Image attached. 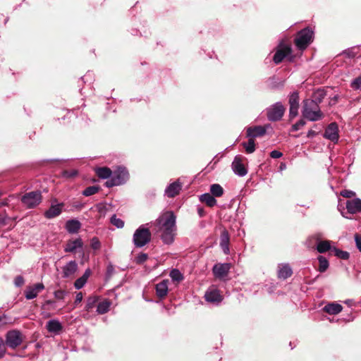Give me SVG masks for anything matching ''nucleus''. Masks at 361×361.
<instances>
[{"mask_svg": "<svg viewBox=\"0 0 361 361\" xmlns=\"http://www.w3.org/2000/svg\"><path fill=\"white\" fill-rule=\"evenodd\" d=\"M77 174V171L72 170L71 171H64L63 172V176L66 178H71L74 177Z\"/></svg>", "mask_w": 361, "mask_h": 361, "instance_id": "obj_54", "label": "nucleus"}, {"mask_svg": "<svg viewBox=\"0 0 361 361\" xmlns=\"http://www.w3.org/2000/svg\"><path fill=\"white\" fill-rule=\"evenodd\" d=\"M322 310L331 315H336L342 312L343 306L336 302H328L323 308Z\"/></svg>", "mask_w": 361, "mask_h": 361, "instance_id": "obj_18", "label": "nucleus"}, {"mask_svg": "<svg viewBox=\"0 0 361 361\" xmlns=\"http://www.w3.org/2000/svg\"><path fill=\"white\" fill-rule=\"evenodd\" d=\"M332 243L333 242L329 240H322L321 239V236L319 235V239L317 240L315 250L320 254H324L326 252H332L333 247H334L331 245Z\"/></svg>", "mask_w": 361, "mask_h": 361, "instance_id": "obj_13", "label": "nucleus"}, {"mask_svg": "<svg viewBox=\"0 0 361 361\" xmlns=\"http://www.w3.org/2000/svg\"><path fill=\"white\" fill-rule=\"evenodd\" d=\"M81 227L80 222L77 219H70L66 222L65 228L69 233H76Z\"/></svg>", "mask_w": 361, "mask_h": 361, "instance_id": "obj_25", "label": "nucleus"}, {"mask_svg": "<svg viewBox=\"0 0 361 361\" xmlns=\"http://www.w3.org/2000/svg\"><path fill=\"white\" fill-rule=\"evenodd\" d=\"M82 300V293H78L75 296V303H80Z\"/></svg>", "mask_w": 361, "mask_h": 361, "instance_id": "obj_58", "label": "nucleus"}, {"mask_svg": "<svg viewBox=\"0 0 361 361\" xmlns=\"http://www.w3.org/2000/svg\"><path fill=\"white\" fill-rule=\"evenodd\" d=\"M270 156L273 159H279L283 156V154L278 150H273L271 152Z\"/></svg>", "mask_w": 361, "mask_h": 361, "instance_id": "obj_55", "label": "nucleus"}, {"mask_svg": "<svg viewBox=\"0 0 361 361\" xmlns=\"http://www.w3.org/2000/svg\"><path fill=\"white\" fill-rule=\"evenodd\" d=\"M90 274H91V270L90 269H87L85 271L84 274L80 276V278L87 282Z\"/></svg>", "mask_w": 361, "mask_h": 361, "instance_id": "obj_57", "label": "nucleus"}, {"mask_svg": "<svg viewBox=\"0 0 361 361\" xmlns=\"http://www.w3.org/2000/svg\"><path fill=\"white\" fill-rule=\"evenodd\" d=\"M344 303L349 307L355 305V302L352 299H347L344 301Z\"/></svg>", "mask_w": 361, "mask_h": 361, "instance_id": "obj_60", "label": "nucleus"}, {"mask_svg": "<svg viewBox=\"0 0 361 361\" xmlns=\"http://www.w3.org/2000/svg\"><path fill=\"white\" fill-rule=\"evenodd\" d=\"M197 213L200 217H203L205 215V211L202 207H197Z\"/></svg>", "mask_w": 361, "mask_h": 361, "instance_id": "obj_59", "label": "nucleus"}, {"mask_svg": "<svg viewBox=\"0 0 361 361\" xmlns=\"http://www.w3.org/2000/svg\"><path fill=\"white\" fill-rule=\"evenodd\" d=\"M110 222L117 228H122L124 226V221L122 219L117 218L116 214L112 215L110 219Z\"/></svg>", "mask_w": 361, "mask_h": 361, "instance_id": "obj_38", "label": "nucleus"}, {"mask_svg": "<svg viewBox=\"0 0 361 361\" xmlns=\"http://www.w3.org/2000/svg\"><path fill=\"white\" fill-rule=\"evenodd\" d=\"M210 192L213 197H221L224 194V189L219 184H213L210 187Z\"/></svg>", "mask_w": 361, "mask_h": 361, "instance_id": "obj_33", "label": "nucleus"}, {"mask_svg": "<svg viewBox=\"0 0 361 361\" xmlns=\"http://www.w3.org/2000/svg\"><path fill=\"white\" fill-rule=\"evenodd\" d=\"M302 115L310 121L320 120L323 116L317 102L310 99L304 102Z\"/></svg>", "mask_w": 361, "mask_h": 361, "instance_id": "obj_2", "label": "nucleus"}, {"mask_svg": "<svg viewBox=\"0 0 361 361\" xmlns=\"http://www.w3.org/2000/svg\"><path fill=\"white\" fill-rule=\"evenodd\" d=\"M230 269V264H216L213 267L212 271L214 275L219 279L224 278L227 276Z\"/></svg>", "mask_w": 361, "mask_h": 361, "instance_id": "obj_15", "label": "nucleus"}, {"mask_svg": "<svg viewBox=\"0 0 361 361\" xmlns=\"http://www.w3.org/2000/svg\"><path fill=\"white\" fill-rule=\"evenodd\" d=\"M204 298L206 301L218 305L223 300L222 295L217 289H211L205 293Z\"/></svg>", "mask_w": 361, "mask_h": 361, "instance_id": "obj_14", "label": "nucleus"}, {"mask_svg": "<svg viewBox=\"0 0 361 361\" xmlns=\"http://www.w3.org/2000/svg\"><path fill=\"white\" fill-rule=\"evenodd\" d=\"M148 259V255L146 253L139 254L135 259V262L137 264H143Z\"/></svg>", "mask_w": 361, "mask_h": 361, "instance_id": "obj_45", "label": "nucleus"}, {"mask_svg": "<svg viewBox=\"0 0 361 361\" xmlns=\"http://www.w3.org/2000/svg\"><path fill=\"white\" fill-rule=\"evenodd\" d=\"M147 225L148 224H142L135 231L133 242L136 247H142L150 242L152 233Z\"/></svg>", "mask_w": 361, "mask_h": 361, "instance_id": "obj_3", "label": "nucleus"}, {"mask_svg": "<svg viewBox=\"0 0 361 361\" xmlns=\"http://www.w3.org/2000/svg\"><path fill=\"white\" fill-rule=\"evenodd\" d=\"M266 128L264 126H257L249 127L247 129V137L254 139L255 137L263 136L266 133Z\"/></svg>", "mask_w": 361, "mask_h": 361, "instance_id": "obj_19", "label": "nucleus"}, {"mask_svg": "<svg viewBox=\"0 0 361 361\" xmlns=\"http://www.w3.org/2000/svg\"><path fill=\"white\" fill-rule=\"evenodd\" d=\"M305 125V122L303 120H300L298 122L293 125L292 130L297 131Z\"/></svg>", "mask_w": 361, "mask_h": 361, "instance_id": "obj_51", "label": "nucleus"}, {"mask_svg": "<svg viewBox=\"0 0 361 361\" xmlns=\"http://www.w3.org/2000/svg\"><path fill=\"white\" fill-rule=\"evenodd\" d=\"M313 36V31L307 27L298 34L295 39V43L297 47L300 49H305L307 45L311 42Z\"/></svg>", "mask_w": 361, "mask_h": 361, "instance_id": "obj_6", "label": "nucleus"}, {"mask_svg": "<svg viewBox=\"0 0 361 361\" xmlns=\"http://www.w3.org/2000/svg\"><path fill=\"white\" fill-rule=\"evenodd\" d=\"M324 137L334 142H337L339 138L338 125L336 123H330L325 130Z\"/></svg>", "mask_w": 361, "mask_h": 361, "instance_id": "obj_11", "label": "nucleus"}, {"mask_svg": "<svg viewBox=\"0 0 361 361\" xmlns=\"http://www.w3.org/2000/svg\"><path fill=\"white\" fill-rule=\"evenodd\" d=\"M33 288L37 291V293H39L41 290H42L44 288V286L42 283H37L32 286Z\"/></svg>", "mask_w": 361, "mask_h": 361, "instance_id": "obj_56", "label": "nucleus"}, {"mask_svg": "<svg viewBox=\"0 0 361 361\" xmlns=\"http://www.w3.org/2000/svg\"><path fill=\"white\" fill-rule=\"evenodd\" d=\"M337 209L344 218L351 219L352 215L361 212V204H337Z\"/></svg>", "mask_w": 361, "mask_h": 361, "instance_id": "obj_8", "label": "nucleus"}, {"mask_svg": "<svg viewBox=\"0 0 361 361\" xmlns=\"http://www.w3.org/2000/svg\"><path fill=\"white\" fill-rule=\"evenodd\" d=\"M316 135H317V133L315 131H314L312 130H310L307 132V137L312 138V137H314Z\"/></svg>", "mask_w": 361, "mask_h": 361, "instance_id": "obj_61", "label": "nucleus"}, {"mask_svg": "<svg viewBox=\"0 0 361 361\" xmlns=\"http://www.w3.org/2000/svg\"><path fill=\"white\" fill-rule=\"evenodd\" d=\"M87 282L82 280L80 277L76 279L74 283V286L76 289L80 290L85 285Z\"/></svg>", "mask_w": 361, "mask_h": 361, "instance_id": "obj_49", "label": "nucleus"}, {"mask_svg": "<svg viewBox=\"0 0 361 361\" xmlns=\"http://www.w3.org/2000/svg\"><path fill=\"white\" fill-rule=\"evenodd\" d=\"M289 116L291 118L295 117L298 114L299 96L298 92H293L289 97Z\"/></svg>", "mask_w": 361, "mask_h": 361, "instance_id": "obj_12", "label": "nucleus"}, {"mask_svg": "<svg viewBox=\"0 0 361 361\" xmlns=\"http://www.w3.org/2000/svg\"><path fill=\"white\" fill-rule=\"evenodd\" d=\"M25 283V280L23 279V277L20 275L19 276H17L15 279H14V285L19 288V287H21Z\"/></svg>", "mask_w": 361, "mask_h": 361, "instance_id": "obj_48", "label": "nucleus"}, {"mask_svg": "<svg viewBox=\"0 0 361 361\" xmlns=\"http://www.w3.org/2000/svg\"><path fill=\"white\" fill-rule=\"evenodd\" d=\"M46 328L50 333L59 334L63 329V326L59 320L51 319L47 322Z\"/></svg>", "mask_w": 361, "mask_h": 361, "instance_id": "obj_24", "label": "nucleus"}, {"mask_svg": "<svg viewBox=\"0 0 361 361\" xmlns=\"http://www.w3.org/2000/svg\"><path fill=\"white\" fill-rule=\"evenodd\" d=\"M319 234H314L307 238L305 241V245L309 249H314L317 244V240L319 238Z\"/></svg>", "mask_w": 361, "mask_h": 361, "instance_id": "obj_32", "label": "nucleus"}, {"mask_svg": "<svg viewBox=\"0 0 361 361\" xmlns=\"http://www.w3.org/2000/svg\"><path fill=\"white\" fill-rule=\"evenodd\" d=\"M200 200L204 203H216V200L212 194L205 193L200 196Z\"/></svg>", "mask_w": 361, "mask_h": 361, "instance_id": "obj_40", "label": "nucleus"}, {"mask_svg": "<svg viewBox=\"0 0 361 361\" xmlns=\"http://www.w3.org/2000/svg\"><path fill=\"white\" fill-rule=\"evenodd\" d=\"M42 309L45 310H54L56 309V302L53 300H47L42 305Z\"/></svg>", "mask_w": 361, "mask_h": 361, "instance_id": "obj_37", "label": "nucleus"}, {"mask_svg": "<svg viewBox=\"0 0 361 361\" xmlns=\"http://www.w3.org/2000/svg\"><path fill=\"white\" fill-rule=\"evenodd\" d=\"M243 147L245 149V151L248 154H251L255 150V143L254 139L250 138L247 142L243 143Z\"/></svg>", "mask_w": 361, "mask_h": 361, "instance_id": "obj_34", "label": "nucleus"}, {"mask_svg": "<svg viewBox=\"0 0 361 361\" xmlns=\"http://www.w3.org/2000/svg\"><path fill=\"white\" fill-rule=\"evenodd\" d=\"M90 245L93 250L99 249L100 245H101L99 239L96 237H94L93 238H92Z\"/></svg>", "mask_w": 361, "mask_h": 361, "instance_id": "obj_50", "label": "nucleus"}, {"mask_svg": "<svg viewBox=\"0 0 361 361\" xmlns=\"http://www.w3.org/2000/svg\"><path fill=\"white\" fill-rule=\"evenodd\" d=\"M23 203H39L42 201V195L39 191H32L26 193L21 197Z\"/></svg>", "mask_w": 361, "mask_h": 361, "instance_id": "obj_17", "label": "nucleus"}, {"mask_svg": "<svg viewBox=\"0 0 361 361\" xmlns=\"http://www.w3.org/2000/svg\"><path fill=\"white\" fill-rule=\"evenodd\" d=\"M285 110L281 102H276L267 109V118L271 121H279L283 117Z\"/></svg>", "mask_w": 361, "mask_h": 361, "instance_id": "obj_7", "label": "nucleus"}, {"mask_svg": "<svg viewBox=\"0 0 361 361\" xmlns=\"http://www.w3.org/2000/svg\"><path fill=\"white\" fill-rule=\"evenodd\" d=\"M293 274L291 267L288 264H284L278 271V277L281 279H286Z\"/></svg>", "mask_w": 361, "mask_h": 361, "instance_id": "obj_27", "label": "nucleus"}, {"mask_svg": "<svg viewBox=\"0 0 361 361\" xmlns=\"http://www.w3.org/2000/svg\"><path fill=\"white\" fill-rule=\"evenodd\" d=\"M115 272V269L114 265L111 263H109L106 267V271L105 274V280L109 281L112 277L113 274Z\"/></svg>", "mask_w": 361, "mask_h": 361, "instance_id": "obj_41", "label": "nucleus"}, {"mask_svg": "<svg viewBox=\"0 0 361 361\" xmlns=\"http://www.w3.org/2000/svg\"><path fill=\"white\" fill-rule=\"evenodd\" d=\"M99 190L97 186H90L82 191V195L85 196H90L95 194Z\"/></svg>", "mask_w": 361, "mask_h": 361, "instance_id": "obj_43", "label": "nucleus"}, {"mask_svg": "<svg viewBox=\"0 0 361 361\" xmlns=\"http://www.w3.org/2000/svg\"><path fill=\"white\" fill-rule=\"evenodd\" d=\"M182 189V183L177 180L173 183L169 184L165 189L164 194L169 197H173L178 195Z\"/></svg>", "mask_w": 361, "mask_h": 361, "instance_id": "obj_16", "label": "nucleus"}, {"mask_svg": "<svg viewBox=\"0 0 361 361\" xmlns=\"http://www.w3.org/2000/svg\"><path fill=\"white\" fill-rule=\"evenodd\" d=\"M68 293L63 290H57L54 292V298L58 300H63Z\"/></svg>", "mask_w": 361, "mask_h": 361, "instance_id": "obj_44", "label": "nucleus"}, {"mask_svg": "<svg viewBox=\"0 0 361 361\" xmlns=\"http://www.w3.org/2000/svg\"><path fill=\"white\" fill-rule=\"evenodd\" d=\"M111 302L108 300H105L99 302L97 307V312L100 314L106 313L109 310Z\"/></svg>", "mask_w": 361, "mask_h": 361, "instance_id": "obj_31", "label": "nucleus"}, {"mask_svg": "<svg viewBox=\"0 0 361 361\" xmlns=\"http://www.w3.org/2000/svg\"><path fill=\"white\" fill-rule=\"evenodd\" d=\"M334 255L338 259L348 260L350 257V253L347 251H343L336 247H333Z\"/></svg>", "mask_w": 361, "mask_h": 361, "instance_id": "obj_30", "label": "nucleus"}, {"mask_svg": "<svg viewBox=\"0 0 361 361\" xmlns=\"http://www.w3.org/2000/svg\"><path fill=\"white\" fill-rule=\"evenodd\" d=\"M326 93L324 90H317L314 92L313 97L314 101L317 102V104L320 103L322 99L325 97Z\"/></svg>", "mask_w": 361, "mask_h": 361, "instance_id": "obj_39", "label": "nucleus"}, {"mask_svg": "<svg viewBox=\"0 0 361 361\" xmlns=\"http://www.w3.org/2000/svg\"><path fill=\"white\" fill-rule=\"evenodd\" d=\"M97 302V299L95 297H89L87 300L86 305H85V310L87 311L90 310L92 309L96 302Z\"/></svg>", "mask_w": 361, "mask_h": 361, "instance_id": "obj_42", "label": "nucleus"}, {"mask_svg": "<svg viewBox=\"0 0 361 361\" xmlns=\"http://www.w3.org/2000/svg\"><path fill=\"white\" fill-rule=\"evenodd\" d=\"M290 54L291 48L289 45L280 44L274 56L273 60L275 63L278 64Z\"/></svg>", "mask_w": 361, "mask_h": 361, "instance_id": "obj_9", "label": "nucleus"}, {"mask_svg": "<svg viewBox=\"0 0 361 361\" xmlns=\"http://www.w3.org/2000/svg\"><path fill=\"white\" fill-rule=\"evenodd\" d=\"M96 173L99 178L106 179L111 177L112 172L109 168L101 167L96 169Z\"/></svg>", "mask_w": 361, "mask_h": 361, "instance_id": "obj_29", "label": "nucleus"}, {"mask_svg": "<svg viewBox=\"0 0 361 361\" xmlns=\"http://www.w3.org/2000/svg\"><path fill=\"white\" fill-rule=\"evenodd\" d=\"M83 243L81 238H78L73 240H69L67 242L64 251L66 252H74L78 248L82 247Z\"/></svg>", "mask_w": 361, "mask_h": 361, "instance_id": "obj_23", "label": "nucleus"}, {"mask_svg": "<svg viewBox=\"0 0 361 361\" xmlns=\"http://www.w3.org/2000/svg\"><path fill=\"white\" fill-rule=\"evenodd\" d=\"M345 203H357V204H360L361 203V200L359 199V198H356L353 200V202H351L350 201L348 200Z\"/></svg>", "mask_w": 361, "mask_h": 361, "instance_id": "obj_62", "label": "nucleus"}, {"mask_svg": "<svg viewBox=\"0 0 361 361\" xmlns=\"http://www.w3.org/2000/svg\"><path fill=\"white\" fill-rule=\"evenodd\" d=\"M170 277L174 281H180L183 279V276L178 269H173L170 271Z\"/></svg>", "mask_w": 361, "mask_h": 361, "instance_id": "obj_35", "label": "nucleus"}, {"mask_svg": "<svg viewBox=\"0 0 361 361\" xmlns=\"http://www.w3.org/2000/svg\"><path fill=\"white\" fill-rule=\"evenodd\" d=\"M230 236L228 231L223 230L220 235V246L224 254L228 255L230 252L229 250Z\"/></svg>", "mask_w": 361, "mask_h": 361, "instance_id": "obj_20", "label": "nucleus"}, {"mask_svg": "<svg viewBox=\"0 0 361 361\" xmlns=\"http://www.w3.org/2000/svg\"><path fill=\"white\" fill-rule=\"evenodd\" d=\"M341 195H342L344 197L350 198L355 196V193L352 190H344L341 192Z\"/></svg>", "mask_w": 361, "mask_h": 361, "instance_id": "obj_52", "label": "nucleus"}, {"mask_svg": "<svg viewBox=\"0 0 361 361\" xmlns=\"http://www.w3.org/2000/svg\"><path fill=\"white\" fill-rule=\"evenodd\" d=\"M168 291L169 288L167 280H163L156 285V293L159 298H164L167 295Z\"/></svg>", "mask_w": 361, "mask_h": 361, "instance_id": "obj_26", "label": "nucleus"}, {"mask_svg": "<svg viewBox=\"0 0 361 361\" xmlns=\"http://www.w3.org/2000/svg\"><path fill=\"white\" fill-rule=\"evenodd\" d=\"M351 87L353 90H359L361 88V75L358 76L357 78H355L350 84Z\"/></svg>", "mask_w": 361, "mask_h": 361, "instance_id": "obj_46", "label": "nucleus"}, {"mask_svg": "<svg viewBox=\"0 0 361 361\" xmlns=\"http://www.w3.org/2000/svg\"><path fill=\"white\" fill-rule=\"evenodd\" d=\"M128 177L129 174L127 170L123 167H119L114 172L111 178L106 181L105 185L108 188L120 185L125 183Z\"/></svg>", "mask_w": 361, "mask_h": 361, "instance_id": "obj_5", "label": "nucleus"}, {"mask_svg": "<svg viewBox=\"0 0 361 361\" xmlns=\"http://www.w3.org/2000/svg\"><path fill=\"white\" fill-rule=\"evenodd\" d=\"M355 242L357 248L361 252V236L358 234L355 235Z\"/></svg>", "mask_w": 361, "mask_h": 361, "instance_id": "obj_53", "label": "nucleus"}, {"mask_svg": "<svg viewBox=\"0 0 361 361\" xmlns=\"http://www.w3.org/2000/svg\"><path fill=\"white\" fill-rule=\"evenodd\" d=\"M27 209H34L37 204H27Z\"/></svg>", "mask_w": 361, "mask_h": 361, "instance_id": "obj_63", "label": "nucleus"}, {"mask_svg": "<svg viewBox=\"0 0 361 361\" xmlns=\"http://www.w3.org/2000/svg\"><path fill=\"white\" fill-rule=\"evenodd\" d=\"M24 293H25V297L27 300L34 299L37 296V294H38L32 286H28L27 288V289L25 290Z\"/></svg>", "mask_w": 361, "mask_h": 361, "instance_id": "obj_36", "label": "nucleus"}, {"mask_svg": "<svg viewBox=\"0 0 361 361\" xmlns=\"http://www.w3.org/2000/svg\"><path fill=\"white\" fill-rule=\"evenodd\" d=\"M176 215L171 211L166 212L157 219V224L161 231L160 238L165 245H171L176 235Z\"/></svg>", "mask_w": 361, "mask_h": 361, "instance_id": "obj_1", "label": "nucleus"}, {"mask_svg": "<svg viewBox=\"0 0 361 361\" xmlns=\"http://www.w3.org/2000/svg\"><path fill=\"white\" fill-rule=\"evenodd\" d=\"M317 260L319 262V267L317 271L320 273L325 272L329 267V262L328 259L323 255H319L317 257Z\"/></svg>", "mask_w": 361, "mask_h": 361, "instance_id": "obj_28", "label": "nucleus"}, {"mask_svg": "<svg viewBox=\"0 0 361 361\" xmlns=\"http://www.w3.org/2000/svg\"><path fill=\"white\" fill-rule=\"evenodd\" d=\"M0 224H5V219H4V218H3L1 216H0Z\"/></svg>", "mask_w": 361, "mask_h": 361, "instance_id": "obj_64", "label": "nucleus"}, {"mask_svg": "<svg viewBox=\"0 0 361 361\" xmlns=\"http://www.w3.org/2000/svg\"><path fill=\"white\" fill-rule=\"evenodd\" d=\"M24 336L18 329L8 331L5 334V345L11 349H16L23 342Z\"/></svg>", "mask_w": 361, "mask_h": 361, "instance_id": "obj_4", "label": "nucleus"}, {"mask_svg": "<svg viewBox=\"0 0 361 361\" xmlns=\"http://www.w3.org/2000/svg\"><path fill=\"white\" fill-rule=\"evenodd\" d=\"M64 204H51V207L44 212L47 219H53L61 214L62 206Z\"/></svg>", "mask_w": 361, "mask_h": 361, "instance_id": "obj_22", "label": "nucleus"}, {"mask_svg": "<svg viewBox=\"0 0 361 361\" xmlns=\"http://www.w3.org/2000/svg\"><path fill=\"white\" fill-rule=\"evenodd\" d=\"M4 343V340L0 336V359L4 357L6 352V348Z\"/></svg>", "mask_w": 361, "mask_h": 361, "instance_id": "obj_47", "label": "nucleus"}, {"mask_svg": "<svg viewBox=\"0 0 361 361\" xmlns=\"http://www.w3.org/2000/svg\"><path fill=\"white\" fill-rule=\"evenodd\" d=\"M63 277L68 278L74 274L78 269V264L75 260L68 262L63 268Z\"/></svg>", "mask_w": 361, "mask_h": 361, "instance_id": "obj_21", "label": "nucleus"}, {"mask_svg": "<svg viewBox=\"0 0 361 361\" xmlns=\"http://www.w3.org/2000/svg\"><path fill=\"white\" fill-rule=\"evenodd\" d=\"M231 167L234 173L238 176H245L247 173V169L243 164V158L240 156L235 157L232 162Z\"/></svg>", "mask_w": 361, "mask_h": 361, "instance_id": "obj_10", "label": "nucleus"}]
</instances>
